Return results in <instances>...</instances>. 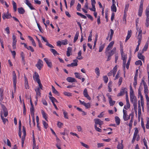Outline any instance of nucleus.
Segmentation results:
<instances>
[{
  "mask_svg": "<svg viewBox=\"0 0 149 149\" xmlns=\"http://www.w3.org/2000/svg\"><path fill=\"white\" fill-rule=\"evenodd\" d=\"M13 84L14 88V89H16V84L17 83V76L15 74V72L13 71Z\"/></svg>",
  "mask_w": 149,
  "mask_h": 149,
  "instance_id": "f257e3e1",
  "label": "nucleus"
},
{
  "mask_svg": "<svg viewBox=\"0 0 149 149\" xmlns=\"http://www.w3.org/2000/svg\"><path fill=\"white\" fill-rule=\"evenodd\" d=\"M116 50V48L114 47L113 49L110 52H106L105 51V54L107 56H112L115 52Z\"/></svg>",
  "mask_w": 149,
  "mask_h": 149,
  "instance_id": "f03ea898",
  "label": "nucleus"
},
{
  "mask_svg": "<svg viewBox=\"0 0 149 149\" xmlns=\"http://www.w3.org/2000/svg\"><path fill=\"white\" fill-rule=\"evenodd\" d=\"M22 132L23 134V135L22 136V147L23 146V144L24 143V139L26 136V131L25 127L24 126L22 127Z\"/></svg>",
  "mask_w": 149,
  "mask_h": 149,
  "instance_id": "7ed1b4c3",
  "label": "nucleus"
},
{
  "mask_svg": "<svg viewBox=\"0 0 149 149\" xmlns=\"http://www.w3.org/2000/svg\"><path fill=\"white\" fill-rule=\"evenodd\" d=\"M122 59L123 60V67L124 70H125V65L126 62L127 56L125 54H121Z\"/></svg>",
  "mask_w": 149,
  "mask_h": 149,
  "instance_id": "20e7f679",
  "label": "nucleus"
},
{
  "mask_svg": "<svg viewBox=\"0 0 149 149\" xmlns=\"http://www.w3.org/2000/svg\"><path fill=\"white\" fill-rule=\"evenodd\" d=\"M143 2L141 1L140 2V4L139 6L138 12V15L140 17H141L142 15L143 10Z\"/></svg>",
  "mask_w": 149,
  "mask_h": 149,
  "instance_id": "39448f33",
  "label": "nucleus"
},
{
  "mask_svg": "<svg viewBox=\"0 0 149 149\" xmlns=\"http://www.w3.org/2000/svg\"><path fill=\"white\" fill-rule=\"evenodd\" d=\"M142 82L143 84L144 87V91L145 95L146 94L148 95V87L147 85L146 82L144 81L143 78L142 79Z\"/></svg>",
  "mask_w": 149,
  "mask_h": 149,
  "instance_id": "423d86ee",
  "label": "nucleus"
},
{
  "mask_svg": "<svg viewBox=\"0 0 149 149\" xmlns=\"http://www.w3.org/2000/svg\"><path fill=\"white\" fill-rule=\"evenodd\" d=\"M1 105V108L3 109V111L4 112V115L5 117H6L8 115V111L6 107L5 106L1 103H0Z\"/></svg>",
  "mask_w": 149,
  "mask_h": 149,
  "instance_id": "0eeeda50",
  "label": "nucleus"
},
{
  "mask_svg": "<svg viewBox=\"0 0 149 149\" xmlns=\"http://www.w3.org/2000/svg\"><path fill=\"white\" fill-rule=\"evenodd\" d=\"M36 65L38 68L40 70L43 65V62L42 60L39 59Z\"/></svg>",
  "mask_w": 149,
  "mask_h": 149,
  "instance_id": "6e6552de",
  "label": "nucleus"
},
{
  "mask_svg": "<svg viewBox=\"0 0 149 149\" xmlns=\"http://www.w3.org/2000/svg\"><path fill=\"white\" fill-rule=\"evenodd\" d=\"M127 89L126 88H122L120 91V93H118L117 95V96H120L123 95L125 94V92L126 93V91H127Z\"/></svg>",
  "mask_w": 149,
  "mask_h": 149,
  "instance_id": "1a4fd4ad",
  "label": "nucleus"
},
{
  "mask_svg": "<svg viewBox=\"0 0 149 149\" xmlns=\"http://www.w3.org/2000/svg\"><path fill=\"white\" fill-rule=\"evenodd\" d=\"M74 62L72 63L71 64H69L67 65V66L68 67H73L74 66H77V62L78 61L77 60L75 59L73 61Z\"/></svg>",
  "mask_w": 149,
  "mask_h": 149,
  "instance_id": "9d476101",
  "label": "nucleus"
},
{
  "mask_svg": "<svg viewBox=\"0 0 149 149\" xmlns=\"http://www.w3.org/2000/svg\"><path fill=\"white\" fill-rule=\"evenodd\" d=\"M44 60L47 64L48 66L50 68H51L52 66V64L51 61L47 58H45Z\"/></svg>",
  "mask_w": 149,
  "mask_h": 149,
  "instance_id": "9b49d317",
  "label": "nucleus"
},
{
  "mask_svg": "<svg viewBox=\"0 0 149 149\" xmlns=\"http://www.w3.org/2000/svg\"><path fill=\"white\" fill-rule=\"evenodd\" d=\"M83 94L84 96L87 98L89 100L91 99V97L89 96L87 90L86 88H85L83 92Z\"/></svg>",
  "mask_w": 149,
  "mask_h": 149,
  "instance_id": "f8f14e48",
  "label": "nucleus"
},
{
  "mask_svg": "<svg viewBox=\"0 0 149 149\" xmlns=\"http://www.w3.org/2000/svg\"><path fill=\"white\" fill-rule=\"evenodd\" d=\"M95 123V125H97V124H98L101 126L103 124V122L101 120L99 119H95L94 120Z\"/></svg>",
  "mask_w": 149,
  "mask_h": 149,
  "instance_id": "ddd939ff",
  "label": "nucleus"
},
{
  "mask_svg": "<svg viewBox=\"0 0 149 149\" xmlns=\"http://www.w3.org/2000/svg\"><path fill=\"white\" fill-rule=\"evenodd\" d=\"M12 17L10 14L7 13V14H6L5 13H4L2 15V18L3 19H9Z\"/></svg>",
  "mask_w": 149,
  "mask_h": 149,
  "instance_id": "4468645a",
  "label": "nucleus"
},
{
  "mask_svg": "<svg viewBox=\"0 0 149 149\" xmlns=\"http://www.w3.org/2000/svg\"><path fill=\"white\" fill-rule=\"evenodd\" d=\"M110 31H111L110 34L109 35L110 33L109 32L108 34V36L107 37V38H106V39L107 40H108V39L109 38V36L110 35V39L109 40V41H111L112 40L113 36V33H114L113 31V30H112V29H110Z\"/></svg>",
  "mask_w": 149,
  "mask_h": 149,
  "instance_id": "2eb2a0df",
  "label": "nucleus"
},
{
  "mask_svg": "<svg viewBox=\"0 0 149 149\" xmlns=\"http://www.w3.org/2000/svg\"><path fill=\"white\" fill-rule=\"evenodd\" d=\"M33 78L34 80L36 81L37 82L38 80L40 81V79L39 78V75L38 73L35 72H34V75L33 76Z\"/></svg>",
  "mask_w": 149,
  "mask_h": 149,
  "instance_id": "dca6fc26",
  "label": "nucleus"
},
{
  "mask_svg": "<svg viewBox=\"0 0 149 149\" xmlns=\"http://www.w3.org/2000/svg\"><path fill=\"white\" fill-rule=\"evenodd\" d=\"M114 44V41H112L111 42L106 49V52H107L112 47Z\"/></svg>",
  "mask_w": 149,
  "mask_h": 149,
  "instance_id": "f3484780",
  "label": "nucleus"
},
{
  "mask_svg": "<svg viewBox=\"0 0 149 149\" xmlns=\"http://www.w3.org/2000/svg\"><path fill=\"white\" fill-rule=\"evenodd\" d=\"M21 131V123L20 120L19 123V132L18 134L20 138L21 137L22 135Z\"/></svg>",
  "mask_w": 149,
  "mask_h": 149,
  "instance_id": "a211bd4d",
  "label": "nucleus"
},
{
  "mask_svg": "<svg viewBox=\"0 0 149 149\" xmlns=\"http://www.w3.org/2000/svg\"><path fill=\"white\" fill-rule=\"evenodd\" d=\"M132 34V31L131 30H128L127 32V35L126 37L125 42H126L130 38Z\"/></svg>",
  "mask_w": 149,
  "mask_h": 149,
  "instance_id": "6ab92c4d",
  "label": "nucleus"
},
{
  "mask_svg": "<svg viewBox=\"0 0 149 149\" xmlns=\"http://www.w3.org/2000/svg\"><path fill=\"white\" fill-rule=\"evenodd\" d=\"M69 82H76V80L74 78L71 77H68L66 79Z\"/></svg>",
  "mask_w": 149,
  "mask_h": 149,
  "instance_id": "aec40b11",
  "label": "nucleus"
},
{
  "mask_svg": "<svg viewBox=\"0 0 149 149\" xmlns=\"http://www.w3.org/2000/svg\"><path fill=\"white\" fill-rule=\"evenodd\" d=\"M25 80V86L26 89H29V86L28 85V81L26 77L25 76H24Z\"/></svg>",
  "mask_w": 149,
  "mask_h": 149,
  "instance_id": "412c9836",
  "label": "nucleus"
},
{
  "mask_svg": "<svg viewBox=\"0 0 149 149\" xmlns=\"http://www.w3.org/2000/svg\"><path fill=\"white\" fill-rule=\"evenodd\" d=\"M123 119L124 121H126V118L127 117L128 115H127V111L126 110L123 109Z\"/></svg>",
  "mask_w": 149,
  "mask_h": 149,
  "instance_id": "4be33fe9",
  "label": "nucleus"
},
{
  "mask_svg": "<svg viewBox=\"0 0 149 149\" xmlns=\"http://www.w3.org/2000/svg\"><path fill=\"white\" fill-rule=\"evenodd\" d=\"M25 3L31 10H33L35 9V8L32 6L31 4L29 2L28 0H26Z\"/></svg>",
  "mask_w": 149,
  "mask_h": 149,
  "instance_id": "5701e85b",
  "label": "nucleus"
},
{
  "mask_svg": "<svg viewBox=\"0 0 149 149\" xmlns=\"http://www.w3.org/2000/svg\"><path fill=\"white\" fill-rule=\"evenodd\" d=\"M130 98L131 101L132 102L137 101L136 98L134 96V95H131V96H130Z\"/></svg>",
  "mask_w": 149,
  "mask_h": 149,
  "instance_id": "b1692460",
  "label": "nucleus"
},
{
  "mask_svg": "<svg viewBox=\"0 0 149 149\" xmlns=\"http://www.w3.org/2000/svg\"><path fill=\"white\" fill-rule=\"evenodd\" d=\"M52 92L53 93L57 95L58 96H59V92L55 89V88L53 86H52Z\"/></svg>",
  "mask_w": 149,
  "mask_h": 149,
  "instance_id": "393cba45",
  "label": "nucleus"
},
{
  "mask_svg": "<svg viewBox=\"0 0 149 149\" xmlns=\"http://www.w3.org/2000/svg\"><path fill=\"white\" fill-rule=\"evenodd\" d=\"M149 42L148 41H147L146 42V43L142 50V52H143L144 51H146L148 47Z\"/></svg>",
  "mask_w": 149,
  "mask_h": 149,
  "instance_id": "a878e982",
  "label": "nucleus"
},
{
  "mask_svg": "<svg viewBox=\"0 0 149 149\" xmlns=\"http://www.w3.org/2000/svg\"><path fill=\"white\" fill-rule=\"evenodd\" d=\"M72 48L70 47H69L67 49V56L69 57L70 55V53H71L72 51Z\"/></svg>",
  "mask_w": 149,
  "mask_h": 149,
  "instance_id": "bb28decb",
  "label": "nucleus"
},
{
  "mask_svg": "<svg viewBox=\"0 0 149 149\" xmlns=\"http://www.w3.org/2000/svg\"><path fill=\"white\" fill-rule=\"evenodd\" d=\"M31 107L30 108V111L31 112V115L32 117L34 116V108L33 105H31Z\"/></svg>",
  "mask_w": 149,
  "mask_h": 149,
  "instance_id": "cd10ccee",
  "label": "nucleus"
},
{
  "mask_svg": "<svg viewBox=\"0 0 149 149\" xmlns=\"http://www.w3.org/2000/svg\"><path fill=\"white\" fill-rule=\"evenodd\" d=\"M35 91L36 93V95L37 96H40V89H39V88H35Z\"/></svg>",
  "mask_w": 149,
  "mask_h": 149,
  "instance_id": "c85d7f7f",
  "label": "nucleus"
},
{
  "mask_svg": "<svg viewBox=\"0 0 149 149\" xmlns=\"http://www.w3.org/2000/svg\"><path fill=\"white\" fill-rule=\"evenodd\" d=\"M138 56L139 59L143 61H144L145 57L141 53H139L138 54Z\"/></svg>",
  "mask_w": 149,
  "mask_h": 149,
  "instance_id": "c756f323",
  "label": "nucleus"
},
{
  "mask_svg": "<svg viewBox=\"0 0 149 149\" xmlns=\"http://www.w3.org/2000/svg\"><path fill=\"white\" fill-rule=\"evenodd\" d=\"M21 57L22 58V60L23 61V63L24 65L25 64V61L24 59V54L23 52H21L20 54Z\"/></svg>",
  "mask_w": 149,
  "mask_h": 149,
  "instance_id": "7c9ffc66",
  "label": "nucleus"
},
{
  "mask_svg": "<svg viewBox=\"0 0 149 149\" xmlns=\"http://www.w3.org/2000/svg\"><path fill=\"white\" fill-rule=\"evenodd\" d=\"M115 120L116 122L117 125L120 124V120L118 116H116L115 117Z\"/></svg>",
  "mask_w": 149,
  "mask_h": 149,
  "instance_id": "2f4dec72",
  "label": "nucleus"
},
{
  "mask_svg": "<svg viewBox=\"0 0 149 149\" xmlns=\"http://www.w3.org/2000/svg\"><path fill=\"white\" fill-rule=\"evenodd\" d=\"M79 35V32L78 31L77 32L74 37V40L73 41L74 42H75L78 39Z\"/></svg>",
  "mask_w": 149,
  "mask_h": 149,
  "instance_id": "473e14b6",
  "label": "nucleus"
},
{
  "mask_svg": "<svg viewBox=\"0 0 149 149\" xmlns=\"http://www.w3.org/2000/svg\"><path fill=\"white\" fill-rule=\"evenodd\" d=\"M1 119L3 123L4 124H5L6 121H8V119L6 118H5L4 117L2 116V114L1 113Z\"/></svg>",
  "mask_w": 149,
  "mask_h": 149,
  "instance_id": "72a5a7b5",
  "label": "nucleus"
},
{
  "mask_svg": "<svg viewBox=\"0 0 149 149\" xmlns=\"http://www.w3.org/2000/svg\"><path fill=\"white\" fill-rule=\"evenodd\" d=\"M111 11L114 12H116L117 10L116 7L115 6V4H112L111 6Z\"/></svg>",
  "mask_w": 149,
  "mask_h": 149,
  "instance_id": "f704fd0d",
  "label": "nucleus"
},
{
  "mask_svg": "<svg viewBox=\"0 0 149 149\" xmlns=\"http://www.w3.org/2000/svg\"><path fill=\"white\" fill-rule=\"evenodd\" d=\"M18 12L19 13L23 14L24 13L25 10L23 8L21 7L18 8Z\"/></svg>",
  "mask_w": 149,
  "mask_h": 149,
  "instance_id": "c9c22d12",
  "label": "nucleus"
},
{
  "mask_svg": "<svg viewBox=\"0 0 149 149\" xmlns=\"http://www.w3.org/2000/svg\"><path fill=\"white\" fill-rule=\"evenodd\" d=\"M126 102V105H125L124 107V109H127L130 108V104L129 101Z\"/></svg>",
  "mask_w": 149,
  "mask_h": 149,
  "instance_id": "e433bc0d",
  "label": "nucleus"
},
{
  "mask_svg": "<svg viewBox=\"0 0 149 149\" xmlns=\"http://www.w3.org/2000/svg\"><path fill=\"white\" fill-rule=\"evenodd\" d=\"M49 99L50 100H51L52 102V103H54V102H57L58 101L56 100L54 97L52 96H49Z\"/></svg>",
  "mask_w": 149,
  "mask_h": 149,
  "instance_id": "4c0bfd02",
  "label": "nucleus"
},
{
  "mask_svg": "<svg viewBox=\"0 0 149 149\" xmlns=\"http://www.w3.org/2000/svg\"><path fill=\"white\" fill-rule=\"evenodd\" d=\"M13 5V9L15 11L17 10V5L16 3L14 2V1H12Z\"/></svg>",
  "mask_w": 149,
  "mask_h": 149,
  "instance_id": "58836bf2",
  "label": "nucleus"
},
{
  "mask_svg": "<svg viewBox=\"0 0 149 149\" xmlns=\"http://www.w3.org/2000/svg\"><path fill=\"white\" fill-rule=\"evenodd\" d=\"M142 35L139 34L138 36V43H139V44L141 43V39H142Z\"/></svg>",
  "mask_w": 149,
  "mask_h": 149,
  "instance_id": "ea45409f",
  "label": "nucleus"
},
{
  "mask_svg": "<svg viewBox=\"0 0 149 149\" xmlns=\"http://www.w3.org/2000/svg\"><path fill=\"white\" fill-rule=\"evenodd\" d=\"M133 120H134V118H131V119L130 122V123H129V126L130 129V130H131V128H132V124L133 123Z\"/></svg>",
  "mask_w": 149,
  "mask_h": 149,
  "instance_id": "a19ab883",
  "label": "nucleus"
},
{
  "mask_svg": "<svg viewBox=\"0 0 149 149\" xmlns=\"http://www.w3.org/2000/svg\"><path fill=\"white\" fill-rule=\"evenodd\" d=\"M116 66H115L112 70V73L113 74V76L114 77L117 71Z\"/></svg>",
  "mask_w": 149,
  "mask_h": 149,
  "instance_id": "79ce46f5",
  "label": "nucleus"
},
{
  "mask_svg": "<svg viewBox=\"0 0 149 149\" xmlns=\"http://www.w3.org/2000/svg\"><path fill=\"white\" fill-rule=\"evenodd\" d=\"M95 71L97 76H99L100 73L99 68L98 67H96L95 69Z\"/></svg>",
  "mask_w": 149,
  "mask_h": 149,
  "instance_id": "37998d69",
  "label": "nucleus"
},
{
  "mask_svg": "<svg viewBox=\"0 0 149 149\" xmlns=\"http://www.w3.org/2000/svg\"><path fill=\"white\" fill-rule=\"evenodd\" d=\"M50 50L53 53V54L55 56H56V55L58 54L57 51L54 49H50Z\"/></svg>",
  "mask_w": 149,
  "mask_h": 149,
  "instance_id": "c03bdc74",
  "label": "nucleus"
},
{
  "mask_svg": "<svg viewBox=\"0 0 149 149\" xmlns=\"http://www.w3.org/2000/svg\"><path fill=\"white\" fill-rule=\"evenodd\" d=\"M74 74L75 75V77L79 79H81V75L79 74V73L78 72H75L74 73Z\"/></svg>",
  "mask_w": 149,
  "mask_h": 149,
  "instance_id": "a18cd8bd",
  "label": "nucleus"
},
{
  "mask_svg": "<svg viewBox=\"0 0 149 149\" xmlns=\"http://www.w3.org/2000/svg\"><path fill=\"white\" fill-rule=\"evenodd\" d=\"M80 143L81 144V145L82 146H84V147L87 149L89 148V147L88 145H87L84 143L83 142H80Z\"/></svg>",
  "mask_w": 149,
  "mask_h": 149,
  "instance_id": "49530a36",
  "label": "nucleus"
},
{
  "mask_svg": "<svg viewBox=\"0 0 149 149\" xmlns=\"http://www.w3.org/2000/svg\"><path fill=\"white\" fill-rule=\"evenodd\" d=\"M42 116L43 117L47 120V117L46 116V113H45L44 112V111H43V110H42Z\"/></svg>",
  "mask_w": 149,
  "mask_h": 149,
  "instance_id": "de8ad7c7",
  "label": "nucleus"
},
{
  "mask_svg": "<svg viewBox=\"0 0 149 149\" xmlns=\"http://www.w3.org/2000/svg\"><path fill=\"white\" fill-rule=\"evenodd\" d=\"M77 14L78 15L80 16L82 18H83L84 19H86V17L85 15L82 14H81L77 12Z\"/></svg>",
  "mask_w": 149,
  "mask_h": 149,
  "instance_id": "09e8293b",
  "label": "nucleus"
},
{
  "mask_svg": "<svg viewBox=\"0 0 149 149\" xmlns=\"http://www.w3.org/2000/svg\"><path fill=\"white\" fill-rule=\"evenodd\" d=\"M135 64L136 65H141L142 64V63L141 61L140 60H139L136 61L135 62Z\"/></svg>",
  "mask_w": 149,
  "mask_h": 149,
  "instance_id": "8fccbe9b",
  "label": "nucleus"
},
{
  "mask_svg": "<svg viewBox=\"0 0 149 149\" xmlns=\"http://www.w3.org/2000/svg\"><path fill=\"white\" fill-rule=\"evenodd\" d=\"M61 44L63 45H65L68 43L67 40L66 39L62 40L61 41Z\"/></svg>",
  "mask_w": 149,
  "mask_h": 149,
  "instance_id": "3c124183",
  "label": "nucleus"
},
{
  "mask_svg": "<svg viewBox=\"0 0 149 149\" xmlns=\"http://www.w3.org/2000/svg\"><path fill=\"white\" fill-rule=\"evenodd\" d=\"M146 127L147 129H149V118L147 117V123L146 125Z\"/></svg>",
  "mask_w": 149,
  "mask_h": 149,
  "instance_id": "603ef678",
  "label": "nucleus"
},
{
  "mask_svg": "<svg viewBox=\"0 0 149 149\" xmlns=\"http://www.w3.org/2000/svg\"><path fill=\"white\" fill-rule=\"evenodd\" d=\"M42 122L44 128L46 129L48 126V124L45 121L43 120Z\"/></svg>",
  "mask_w": 149,
  "mask_h": 149,
  "instance_id": "864d4df0",
  "label": "nucleus"
},
{
  "mask_svg": "<svg viewBox=\"0 0 149 149\" xmlns=\"http://www.w3.org/2000/svg\"><path fill=\"white\" fill-rule=\"evenodd\" d=\"M138 131L137 128H136L135 130L134 133L133 137H135L136 138V136L138 135Z\"/></svg>",
  "mask_w": 149,
  "mask_h": 149,
  "instance_id": "5fc2aeb1",
  "label": "nucleus"
},
{
  "mask_svg": "<svg viewBox=\"0 0 149 149\" xmlns=\"http://www.w3.org/2000/svg\"><path fill=\"white\" fill-rule=\"evenodd\" d=\"M132 103L133 104V106L134 107V108L135 110L137 109V101L135 102H132Z\"/></svg>",
  "mask_w": 149,
  "mask_h": 149,
  "instance_id": "6e6d98bb",
  "label": "nucleus"
},
{
  "mask_svg": "<svg viewBox=\"0 0 149 149\" xmlns=\"http://www.w3.org/2000/svg\"><path fill=\"white\" fill-rule=\"evenodd\" d=\"M117 148L118 149H123V146L122 144H121L120 143H118Z\"/></svg>",
  "mask_w": 149,
  "mask_h": 149,
  "instance_id": "4d7b16f0",
  "label": "nucleus"
},
{
  "mask_svg": "<svg viewBox=\"0 0 149 149\" xmlns=\"http://www.w3.org/2000/svg\"><path fill=\"white\" fill-rule=\"evenodd\" d=\"M103 80H104V82L105 83H107L108 81V78L107 77V76H104L103 77Z\"/></svg>",
  "mask_w": 149,
  "mask_h": 149,
  "instance_id": "13d9d810",
  "label": "nucleus"
},
{
  "mask_svg": "<svg viewBox=\"0 0 149 149\" xmlns=\"http://www.w3.org/2000/svg\"><path fill=\"white\" fill-rule=\"evenodd\" d=\"M64 94L68 96H72V93L67 92H64L63 93Z\"/></svg>",
  "mask_w": 149,
  "mask_h": 149,
  "instance_id": "bf43d9fd",
  "label": "nucleus"
},
{
  "mask_svg": "<svg viewBox=\"0 0 149 149\" xmlns=\"http://www.w3.org/2000/svg\"><path fill=\"white\" fill-rule=\"evenodd\" d=\"M104 47V45H101L100 46V47H99V52H101L102 51Z\"/></svg>",
  "mask_w": 149,
  "mask_h": 149,
  "instance_id": "052dcab7",
  "label": "nucleus"
},
{
  "mask_svg": "<svg viewBox=\"0 0 149 149\" xmlns=\"http://www.w3.org/2000/svg\"><path fill=\"white\" fill-rule=\"evenodd\" d=\"M129 4H127L126 5L125 7L124 13H126V12L127 11L128 8L129 7Z\"/></svg>",
  "mask_w": 149,
  "mask_h": 149,
  "instance_id": "680f3d73",
  "label": "nucleus"
},
{
  "mask_svg": "<svg viewBox=\"0 0 149 149\" xmlns=\"http://www.w3.org/2000/svg\"><path fill=\"white\" fill-rule=\"evenodd\" d=\"M63 111L64 118L66 119H68L67 113L64 110H63Z\"/></svg>",
  "mask_w": 149,
  "mask_h": 149,
  "instance_id": "e2e57ef3",
  "label": "nucleus"
},
{
  "mask_svg": "<svg viewBox=\"0 0 149 149\" xmlns=\"http://www.w3.org/2000/svg\"><path fill=\"white\" fill-rule=\"evenodd\" d=\"M37 82L39 86V87L38 88H39V89H42V84H41L40 81H39Z\"/></svg>",
  "mask_w": 149,
  "mask_h": 149,
  "instance_id": "0e129e2a",
  "label": "nucleus"
},
{
  "mask_svg": "<svg viewBox=\"0 0 149 149\" xmlns=\"http://www.w3.org/2000/svg\"><path fill=\"white\" fill-rule=\"evenodd\" d=\"M95 128L97 131L100 132H102L101 129L97 127V126L96 125H95Z\"/></svg>",
  "mask_w": 149,
  "mask_h": 149,
  "instance_id": "69168bd1",
  "label": "nucleus"
},
{
  "mask_svg": "<svg viewBox=\"0 0 149 149\" xmlns=\"http://www.w3.org/2000/svg\"><path fill=\"white\" fill-rule=\"evenodd\" d=\"M81 8V5L79 3H78L77 5V9L78 11H80V9Z\"/></svg>",
  "mask_w": 149,
  "mask_h": 149,
  "instance_id": "338daca9",
  "label": "nucleus"
},
{
  "mask_svg": "<svg viewBox=\"0 0 149 149\" xmlns=\"http://www.w3.org/2000/svg\"><path fill=\"white\" fill-rule=\"evenodd\" d=\"M146 15H149V7H147L146 10Z\"/></svg>",
  "mask_w": 149,
  "mask_h": 149,
  "instance_id": "774afa93",
  "label": "nucleus"
}]
</instances>
